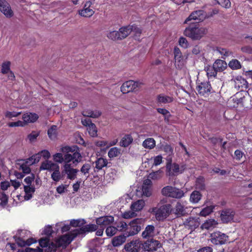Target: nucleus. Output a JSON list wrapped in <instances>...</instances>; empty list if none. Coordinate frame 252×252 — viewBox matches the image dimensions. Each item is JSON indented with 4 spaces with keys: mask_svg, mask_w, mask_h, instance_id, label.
<instances>
[{
    "mask_svg": "<svg viewBox=\"0 0 252 252\" xmlns=\"http://www.w3.org/2000/svg\"><path fill=\"white\" fill-rule=\"evenodd\" d=\"M78 172L79 170L73 168L71 167V163H66L63 165V170L62 171V174H66L67 179L74 180L76 178V175Z\"/></svg>",
    "mask_w": 252,
    "mask_h": 252,
    "instance_id": "nucleus-13",
    "label": "nucleus"
},
{
    "mask_svg": "<svg viewBox=\"0 0 252 252\" xmlns=\"http://www.w3.org/2000/svg\"><path fill=\"white\" fill-rule=\"evenodd\" d=\"M107 37L113 41H116L118 40H121V38L118 33V31H112L110 32L107 34Z\"/></svg>",
    "mask_w": 252,
    "mask_h": 252,
    "instance_id": "nucleus-46",
    "label": "nucleus"
},
{
    "mask_svg": "<svg viewBox=\"0 0 252 252\" xmlns=\"http://www.w3.org/2000/svg\"><path fill=\"white\" fill-rule=\"evenodd\" d=\"M47 133L49 137L51 140H55L57 136V126L55 125L52 126L48 130Z\"/></svg>",
    "mask_w": 252,
    "mask_h": 252,
    "instance_id": "nucleus-37",
    "label": "nucleus"
},
{
    "mask_svg": "<svg viewBox=\"0 0 252 252\" xmlns=\"http://www.w3.org/2000/svg\"><path fill=\"white\" fill-rule=\"evenodd\" d=\"M142 145L145 148L151 149L155 147L156 142L153 138H148L143 141Z\"/></svg>",
    "mask_w": 252,
    "mask_h": 252,
    "instance_id": "nucleus-38",
    "label": "nucleus"
},
{
    "mask_svg": "<svg viewBox=\"0 0 252 252\" xmlns=\"http://www.w3.org/2000/svg\"><path fill=\"white\" fill-rule=\"evenodd\" d=\"M162 171L161 170H158L155 172L151 173L148 177L152 180H158L162 177Z\"/></svg>",
    "mask_w": 252,
    "mask_h": 252,
    "instance_id": "nucleus-51",
    "label": "nucleus"
},
{
    "mask_svg": "<svg viewBox=\"0 0 252 252\" xmlns=\"http://www.w3.org/2000/svg\"><path fill=\"white\" fill-rule=\"evenodd\" d=\"M142 84V83L133 80H129L123 84L121 91L123 94H127L130 92L135 91L137 88Z\"/></svg>",
    "mask_w": 252,
    "mask_h": 252,
    "instance_id": "nucleus-6",
    "label": "nucleus"
},
{
    "mask_svg": "<svg viewBox=\"0 0 252 252\" xmlns=\"http://www.w3.org/2000/svg\"><path fill=\"white\" fill-rule=\"evenodd\" d=\"M196 189L200 190H204L206 189L205 179L202 176H199L196 178L195 183Z\"/></svg>",
    "mask_w": 252,
    "mask_h": 252,
    "instance_id": "nucleus-31",
    "label": "nucleus"
},
{
    "mask_svg": "<svg viewBox=\"0 0 252 252\" xmlns=\"http://www.w3.org/2000/svg\"><path fill=\"white\" fill-rule=\"evenodd\" d=\"M82 156L79 152H75L73 154L67 153L63 156L64 164L70 163L72 161L74 166L77 165L82 159Z\"/></svg>",
    "mask_w": 252,
    "mask_h": 252,
    "instance_id": "nucleus-9",
    "label": "nucleus"
},
{
    "mask_svg": "<svg viewBox=\"0 0 252 252\" xmlns=\"http://www.w3.org/2000/svg\"><path fill=\"white\" fill-rule=\"evenodd\" d=\"M151 213L153 214L158 221H163L165 220L171 213L172 211V205L170 204L160 205L151 209Z\"/></svg>",
    "mask_w": 252,
    "mask_h": 252,
    "instance_id": "nucleus-1",
    "label": "nucleus"
},
{
    "mask_svg": "<svg viewBox=\"0 0 252 252\" xmlns=\"http://www.w3.org/2000/svg\"><path fill=\"white\" fill-rule=\"evenodd\" d=\"M157 110L158 113L162 114L164 116V120L165 121H168L169 120L171 116V115L170 114V112L164 108H158L157 109Z\"/></svg>",
    "mask_w": 252,
    "mask_h": 252,
    "instance_id": "nucleus-54",
    "label": "nucleus"
},
{
    "mask_svg": "<svg viewBox=\"0 0 252 252\" xmlns=\"http://www.w3.org/2000/svg\"><path fill=\"white\" fill-rule=\"evenodd\" d=\"M114 221V218L112 216H105L97 218L95 222L98 226L100 227L105 228L107 226H109L113 223Z\"/></svg>",
    "mask_w": 252,
    "mask_h": 252,
    "instance_id": "nucleus-14",
    "label": "nucleus"
},
{
    "mask_svg": "<svg viewBox=\"0 0 252 252\" xmlns=\"http://www.w3.org/2000/svg\"><path fill=\"white\" fill-rule=\"evenodd\" d=\"M117 230L116 226H108L107 227L105 232L107 236L112 237L116 234Z\"/></svg>",
    "mask_w": 252,
    "mask_h": 252,
    "instance_id": "nucleus-52",
    "label": "nucleus"
},
{
    "mask_svg": "<svg viewBox=\"0 0 252 252\" xmlns=\"http://www.w3.org/2000/svg\"><path fill=\"white\" fill-rule=\"evenodd\" d=\"M94 163L95 165L94 171H96V170L98 171L102 169L103 167L106 166L108 162L107 159L102 158H99L95 161Z\"/></svg>",
    "mask_w": 252,
    "mask_h": 252,
    "instance_id": "nucleus-29",
    "label": "nucleus"
},
{
    "mask_svg": "<svg viewBox=\"0 0 252 252\" xmlns=\"http://www.w3.org/2000/svg\"><path fill=\"white\" fill-rule=\"evenodd\" d=\"M172 211L176 217L184 216L186 214L185 206L180 201L176 203L174 208L172 209Z\"/></svg>",
    "mask_w": 252,
    "mask_h": 252,
    "instance_id": "nucleus-21",
    "label": "nucleus"
},
{
    "mask_svg": "<svg viewBox=\"0 0 252 252\" xmlns=\"http://www.w3.org/2000/svg\"><path fill=\"white\" fill-rule=\"evenodd\" d=\"M160 247V243L158 241L151 239L143 243L142 249L145 251H156L158 248Z\"/></svg>",
    "mask_w": 252,
    "mask_h": 252,
    "instance_id": "nucleus-12",
    "label": "nucleus"
},
{
    "mask_svg": "<svg viewBox=\"0 0 252 252\" xmlns=\"http://www.w3.org/2000/svg\"><path fill=\"white\" fill-rule=\"evenodd\" d=\"M126 236L120 235L114 237L112 240V244L114 247H119L124 243L126 241Z\"/></svg>",
    "mask_w": 252,
    "mask_h": 252,
    "instance_id": "nucleus-27",
    "label": "nucleus"
},
{
    "mask_svg": "<svg viewBox=\"0 0 252 252\" xmlns=\"http://www.w3.org/2000/svg\"><path fill=\"white\" fill-rule=\"evenodd\" d=\"M91 168V165L90 164L85 163L82 166L80 169V171L84 175H86L87 173L89 172Z\"/></svg>",
    "mask_w": 252,
    "mask_h": 252,
    "instance_id": "nucleus-64",
    "label": "nucleus"
},
{
    "mask_svg": "<svg viewBox=\"0 0 252 252\" xmlns=\"http://www.w3.org/2000/svg\"><path fill=\"white\" fill-rule=\"evenodd\" d=\"M121 154V150L117 147L111 148L108 153V156L110 158L118 157Z\"/></svg>",
    "mask_w": 252,
    "mask_h": 252,
    "instance_id": "nucleus-42",
    "label": "nucleus"
},
{
    "mask_svg": "<svg viewBox=\"0 0 252 252\" xmlns=\"http://www.w3.org/2000/svg\"><path fill=\"white\" fill-rule=\"evenodd\" d=\"M39 133L36 131H32L30 134L28 135V138L30 142H32L35 141L37 137L39 136Z\"/></svg>",
    "mask_w": 252,
    "mask_h": 252,
    "instance_id": "nucleus-63",
    "label": "nucleus"
},
{
    "mask_svg": "<svg viewBox=\"0 0 252 252\" xmlns=\"http://www.w3.org/2000/svg\"><path fill=\"white\" fill-rule=\"evenodd\" d=\"M217 2L225 8H229L231 6V2L229 0H217Z\"/></svg>",
    "mask_w": 252,
    "mask_h": 252,
    "instance_id": "nucleus-58",
    "label": "nucleus"
},
{
    "mask_svg": "<svg viewBox=\"0 0 252 252\" xmlns=\"http://www.w3.org/2000/svg\"><path fill=\"white\" fill-rule=\"evenodd\" d=\"M98 229L97 224H89L82 227L75 229L74 230L75 235L77 236L79 235H83L86 233L92 232L96 231Z\"/></svg>",
    "mask_w": 252,
    "mask_h": 252,
    "instance_id": "nucleus-11",
    "label": "nucleus"
},
{
    "mask_svg": "<svg viewBox=\"0 0 252 252\" xmlns=\"http://www.w3.org/2000/svg\"><path fill=\"white\" fill-rule=\"evenodd\" d=\"M196 90L199 94L205 97L209 96L213 92L211 84L207 81L198 83L196 87Z\"/></svg>",
    "mask_w": 252,
    "mask_h": 252,
    "instance_id": "nucleus-8",
    "label": "nucleus"
},
{
    "mask_svg": "<svg viewBox=\"0 0 252 252\" xmlns=\"http://www.w3.org/2000/svg\"><path fill=\"white\" fill-rule=\"evenodd\" d=\"M38 118V116L35 113H27L23 115L22 119L25 125L28 123H34Z\"/></svg>",
    "mask_w": 252,
    "mask_h": 252,
    "instance_id": "nucleus-24",
    "label": "nucleus"
},
{
    "mask_svg": "<svg viewBox=\"0 0 252 252\" xmlns=\"http://www.w3.org/2000/svg\"><path fill=\"white\" fill-rule=\"evenodd\" d=\"M184 224L187 227L192 231L199 226L200 222L199 218L189 217L186 220Z\"/></svg>",
    "mask_w": 252,
    "mask_h": 252,
    "instance_id": "nucleus-18",
    "label": "nucleus"
},
{
    "mask_svg": "<svg viewBox=\"0 0 252 252\" xmlns=\"http://www.w3.org/2000/svg\"><path fill=\"white\" fill-rule=\"evenodd\" d=\"M217 224L218 223L215 220L210 219L207 220L204 223H203L201 227L202 229L209 230L214 228Z\"/></svg>",
    "mask_w": 252,
    "mask_h": 252,
    "instance_id": "nucleus-36",
    "label": "nucleus"
},
{
    "mask_svg": "<svg viewBox=\"0 0 252 252\" xmlns=\"http://www.w3.org/2000/svg\"><path fill=\"white\" fill-rule=\"evenodd\" d=\"M145 205V201L142 199H140L133 202L130 208L132 211L138 212L141 210Z\"/></svg>",
    "mask_w": 252,
    "mask_h": 252,
    "instance_id": "nucleus-34",
    "label": "nucleus"
},
{
    "mask_svg": "<svg viewBox=\"0 0 252 252\" xmlns=\"http://www.w3.org/2000/svg\"><path fill=\"white\" fill-rule=\"evenodd\" d=\"M205 19V11L202 10H198L192 12L189 16L186 19L185 23L192 20L197 21L196 22L203 21Z\"/></svg>",
    "mask_w": 252,
    "mask_h": 252,
    "instance_id": "nucleus-15",
    "label": "nucleus"
},
{
    "mask_svg": "<svg viewBox=\"0 0 252 252\" xmlns=\"http://www.w3.org/2000/svg\"><path fill=\"white\" fill-rule=\"evenodd\" d=\"M51 178L56 182H59L62 179V175L60 171V168L52 172Z\"/></svg>",
    "mask_w": 252,
    "mask_h": 252,
    "instance_id": "nucleus-47",
    "label": "nucleus"
},
{
    "mask_svg": "<svg viewBox=\"0 0 252 252\" xmlns=\"http://www.w3.org/2000/svg\"><path fill=\"white\" fill-rule=\"evenodd\" d=\"M208 32L206 28L189 26L184 31V34L193 40H199Z\"/></svg>",
    "mask_w": 252,
    "mask_h": 252,
    "instance_id": "nucleus-2",
    "label": "nucleus"
},
{
    "mask_svg": "<svg viewBox=\"0 0 252 252\" xmlns=\"http://www.w3.org/2000/svg\"><path fill=\"white\" fill-rule=\"evenodd\" d=\"M28 165H29L28 163H26V162H24L20 166L19 169H21L24 174H29L31 171V168Z\"/></svg>",
    "mask_w": 252,
    "mask_h": 252,
    "instance_id": "nucleus-60",
    "label": "nucleus"
},
{
    "mask_svg": "<svg viewBox=\"0 0 252 252\" xmlns=\"http://www.w3.org/2000/svg\"><path fill=\"white\" fill-rule=\"evenodd\" d=\"M0 10L7 18L11 17L13 15L10 5L4 0H0Z\"/></svg>",
    "mask_w": 252,
    "mask_h": 252,
    "instance_id": "nucleus-19",
    "label": "nucleus"
},
{
    "mask_svg": "<svg viewBox=\"0 0 252 252\" xmlns=\"http://www.w3.org/2000/svg\"><path fill=\"white\" fill-rule=\"evenodd\" d=\"M228 66L232 69H238L241 68L240 62L236 59H233L228 63Z\"/></svg>",
    "mask_w": 252,
    "mask_h": 252,
    "instance_id": "nucleus-45",
    "label": "nucleus"
},
{
    "mask_svg": "<svg viewBox=\"0 0 252 252\" xmlns=\"http://www.w3.org/2000/svg\"><path fill=\"white\" fill-rule=\"evenodd\" d=\"M54 160L60 163H62L64 161V158L61 153H56L53 156Z\"/></svg>",
    "mask_w": 252,
    "mask_h": 252,
    "instance_id": "nucleus-61",
    "label": "nucleus"
},
{
    "mask_svg": "<svg viewBox=\"0 0 252 252\" xmlns=\"http://www.w3.org/2000/svg\"><path fill=\"white\" fill-rule=\"evenodd\" d=\"M11 63L9 61L3 62L1 64V72L2 74L8 73L10 70Z\"/></svg>",
    "mask_w": 252,
    "mask_h": 252,
    "instance_id": "nucleus-49",
    "label": "nucleus"
},
{
    "mask_svg": "<svg viewBox=\"0 0 252 252\" xmlns=\"http://www.w3.org/2000/svg\"><path fill=\"white\" fill-rule=\"evenodd\" d=\"M143 243L139 239L132 240L124 246L126 252H139L142 249Z\"/></svg>",
    "mask_w": 252,
    "mask_h": 252,
    "instance_id": "nucleus-7",
    "label": "nucleus"
},
{
    "mask_svg": "<svg viewBox=\"0 0 252 252\" xmlns=\"http://www.w3.org/2000/svg\"><path fill=\"white\" fill-rule=\"evenodd\" d=\"M235 88L241 91L248 88V83L246 80L241 76H238L234 80Z\"/></svg>",
    "mask_w": 252,
    "mask_h": 252,
    "instance_id": "nucleus-22",
    "label": "nucleus"
},
{
    "mask_svg": "<svg viewBox=\"0 0 252 252\" xmlns=\"http://www.w3.org/2000/svg\"><path fill=\"white\" fill-rule=\"evenodd\" d=\"M174 56L175 65L178 68L181 67L184 65V58L181 50L177 47H175L174 49Z\"/></svg>",
    "mask_w": 252,
    "mask_h": 252,
    "instance_id": "nucleus-20",
    "label": "nucleus"
},
{
    "mask_svg": "<svg viewBox=\"0 0 252 252\" xmlns=\"http://www.w3.org/2000/svg\"><path fill=\"white\" fill-rule=\"evenodd\" d=\"M142 190L143 195L146 197H150L152 195L151 187L149 186H143Z\"/></svg>",
    "mask_w": 252,
    "mask_h": 252,
    "instance_id": "nucleus-62",
    "label": "nucleus"
},
{
    "mask_svg": "<svg viewBox=\"0 0 252 252\" xmlns=\"http://www.w3.org/2000/svg\"><path fill=\"white\" fill-rule=\"evenodd\" d=\"M166 167L169 172V175H173L174 173H180V166L176 163L172 164L171 161L168 162Z\"/></svg>",
    "mask_w": 252,
    "mask_h": 252,
    "instance_id": "nucleus-26",
    "label": "nucleus"
},
{
    "mask_svg": "<svg viewBox=\"0 0 252 252\" xmlns=\"http://www.w3.org/2000/svg\"><path fill=\"white\" fill-rule=\"evenodd\" d=\"M156 100L158 105H161L171 103L173 101L174 98L173 97L164 94H160L157 96Z\"/></svg>",
    "mask_w": 252,
    "mask_h": 252,
    "instance_id": "nucleus-23",
    "label": "nucleus"
},
{
    "mask_svg": "<svg viewBox=\"0 0 252 252\" xmlns=\"http://www.w3.org/2000/svg\"><path fill=\"white\" fill-rule=\"evenodd\" d=\"M216 51L218 52L220 54L223 55L225 57H228L232 54V53L229 50L225 48L221 47H217Z\"/></svg>",
    "mask_w": 252,
    "mask_h": 252,
    "instance_id": "nucleus-57",
    "label": "nucleus"
},
{
    "mask_svg": "<svg viewBox=\"0 0 252 252\" xmlns=\"http://www.w3.org/2000/svg\"><path fill=\"white\" fill-rule=\"evenodd\" d=\"M155 226L153 225H147L145 230L142 233L143 238L153 237L155 235Z\"/></svg>",
    "mask_w": 252,
    "mask_h": 252,
    "instance_id": "nucleus-28",
    "label": "nucleus"
},
{
    "mask_svg": "<svg viewBox=\"0 0 252 252\" xmlns=\"http://www.w3.org/2000/svg\"><path fill=\"white\" fill-rule=\"evenodd\" d=\"M8 197L7 195L4 192L1 193L0 196V205L2 207L4 208L8 203Z\"/></svg>",
    "mask_w": 252,
    "mask_h": 252,
    "instance_id": "nucleus-56",
    "label": "nucleus"
},
{
    "mask_svg": "<svg viewBox=\"0 0 252 252\" xmlns=\"http://www.w3.org/2000/svg\"><path fill=\"white\" fill-rule=\"evenodd\" d=\"M211 242L215 245H222L227 241V236L220 231L214 232L210 235Z\"/></svg>",
    "mask_w": 252,
    "mask_h": 252,
    "instance_id": "nucleus-10",
    "label": "nucleus"
},
{
    "mask_svg": "<svg viewBox=\"0 0 252 252\" xmlns=\"http://www.w3.org/2000/svg\"><path fill=\"white\" fill-rule=\"evenodd\" d=\"M213 65L217 72H222L227 67L226 63L224 61L220 59L216 60Z\"/></svg>",
    "mask_w": 252,
    "mask_h": 252,
    "instance_id": "nucleus-25",
    "label": "nucleus"
},
{
    "mask_svg": "<svg viewBox=\"0 0 252 252\" xmlns=\"http://www.w3.org/2000/svg\"><path fill=\"white\" fill-rule=\"evenodd\" d=\"M214 208V207L212 206L204 208L200 212V216L205 217L207 215H209L213 212Z\"/></svg>",
    "mask_w": 252,
    "mask_h": 252,
    "instance_id": "nucleus-55",
    "label": "nucleus"
},
{
    "mask_svg": "<svg viewBox=\"0 0 252 252\" xmlns=\"http://www.w3.org/2000/svg\"><path fill=\"white\" fill-rule=\"evenodd\" d=\"M130 27L131 29V32H133L134 33L135 39L138 40L139 37L140 36L142 32L141 30L135 25H130Z\"/></svg>",
    "mask_w": 252,
    "mask_h": 252,
    "instance_id": "nucleus-53",
    "label": "nucleus"
},
{
    "mask_svg": "<svg viewBox=\"0 0 252 252\" xmlns=\"http://www.w3.org/2000/svg\"><path fill=\"white\" fill-rule=\"evenodd\" d=\"M116 229L119 231H127L128 225L124 221H120L115 223Z\"/></svg>",
    "mask_w": 252,
    "mask_h": 252,
    "instance_id": "nucleus-41",
    "label": "nucleus"
},
{
    "mask_svg": "<svg viewBox=\"0 0 252 252\" xmlns=\"http://www.w3.org/2000/svg\"><path fill=\"white\" fill-rule=\"evenodd\" d=\"M52 242H50V240L47 238L41 239L39 242V245L41 247H48L49 251L50 252H52L51 251V249L52 247L51 245Z\"/></svg>",
    "mask_w": 252,
    "mask_h": 252,
    "instance_id": "nucleus-43",
    "label": "nucleus"
},
{
    "mask_svg": "<svg viewBox=\"0 0 252 252\" xmlns=\"http://www.w3.org/2000/svg\"><path fill=\"white\" fill-rule=\"evenodd\" d=\"M87 130L88 131L89 134L92 137H94L97 136V128L95 125L94 123L91 124V125L89 126V127H88Z\"/></svg>",
    "mask_w": 252,
    "mask_h": 252,
    "instance_id": "nucleus-48",
    "label": "nucleus"
},
{
    "mask_svg": "<svg viewBox=\"0 0 252 252\" xmlns=\"http://www.w3.org/2000/svg\"><path fill=\"white\" fill-rule=\"evenodd\" d=\"M60 168L59 165L51 160H46L41 163L40 167V170H47L53 172Z\"/></svg>",
    "mask_w": 252,
    "mask_h": 252,
    "instance_id": "nucleus-16",
    "label": "nucleus"
},
{
    "mask_svg": "<svg viewBox=\"0 0 252 252\" xmlns=\"http://www.w3.org/2000/svg\"><path fill=\"white\" fill-rule=\"evenodd\" d=\"M219 12V9L217 8L212 9L210 11H209L207 13L205 12V19H208L213 17L214 15L218 14Z\"/></svg>",
    "mask_w": 252,
    "mask_h": 252,
    "instance_id": "nucleus-59",
    "label": "nucleus"
},
{
    "mask_svg": "<svg viewBox=\"0 0 252 252\" xmlns=\"http://www.w3.org/2000/svg\"><path fill=\"white\" fill-rule=\"evenodd\" d=\"M86 222V220L84 219L72 220L70 221V225L75 227H82Z\"/></svg>",
    "mask_w": 252,
    "mask_h": 252,
    "instance_id": "nucleus-44",
    "label": "nucleus"
},
{
    "mask_svg": "<svg viewBox=\"0 0 252 252\" xmlns=\"http://www.w3.org/2000/svg\"><path fill=\"white\" fill-rule=\"evenodd\" d=\"M94 13L93 9L84 8L83 9L79 11V14L85 17H90Z\"/></svg>",
    "mask_w": 252,
    "mask_h": 252,
    "instance_id": "nucleus-39",
    "label": "nucleus"
},
{
    "mask_svg": "<svg viewBox=\"0 0 252 252\" xmlns=\"http://www.w3.org/2000/svg\"><path fill=\"white\" fill-rule=\"evenodd\" d=\"M162 195L175 199H181L185 195L184 191L180 189L171 186H166L161 190Z\"/></svg>",
    "mask_w": 252,
    "mask_h": 252,
    "instance_id": "nucleus-4",
    "label": "nucleus"
},
{
    "mask_svg": "<svg viewBox=\"0 0 252 252\" xmlns=\"http://www.w3.org/2000/svg\"><path fill=\"white\" fill-rule=\"evenodd\" d=\"M74 231L70 233L62 236L57 239L55 242H52L51 251H56L57 248L66 247L76 237Z\"/></svg>",
    "mask_w": 252,
    "mask_h": 252,
    "instance_id": "nucleus-3",
    "label": "nucleus"
},
{
    "mask_svg": "<svg viewBox=\"0 0 252 252\" xmlns=\"http://www.w3.org/2000/svg\"><path fill=\"white\" fill-rule=\"evenodd\" d=\"M142 222L141 219H135L130 222L128 225L127 231L126 233V236H133L137 234L141 230Z\"/></svg>",
    "mask_w": 252,
    "mask_h": 252,
    "instance_id": "nucleus-5",
    "label": "nucleus"
},
{
    "mask_svg": "<svg viewBox=\"0 0 252 252\" xmlns=\"http://www.w3.org/2000/svg\"><path fill=\"white\" fill-rule=\"evenodd\" d=\"M131 32L130 25L121 28L118 33H119L121 40L126 38Z\"/></svg>",
    "mask_w": 252,
    "mask_h": 252,
    "instance_id": "nucleus-30",
    "label": "nucleus"
},
{
    "mask_svg": "<svg viewBox=\"0 0 252 252\" xmlns=\"http://www.w3.org/2000/svg\"><path fill=\"white\" fill-rule=\"evenodd\" d=\"M235 212L230 209H227L221 211L220 214V219L223 223H228L234 218Z\"/></svg>",
    "mask_w": 252,
    "mask_h": 252,
    "instance_id": "nucleus-17",
    "label": "nucleus"
},
{
    "mask_svg": "<svg viewBox=\"0 0 252 252\" xmlns=\"http://www.w3.org/2000/svg\"><path fill=\"white\" fill-rule=\"evenodd\" d=\"M63 152H66L67 153L73 154L75 152H79V148L77 146H73L72 147L66 146L62 148Z\"/></svg>",
    "mask_w": 252,
    "mask_h": 252,
    "instance_id": "nucleus-50",
    "label": "nucleus"
},
{
    "mask_svg": "<svg viewBox=\"0 0 252 252\" xmlns=\"http://www.w3.org/2000/svg\"><path fill=\"white\" fill-rule=\"evenodd\" d=\"M133 142V138L130 134H126L121 139L120 145L121 147H127Z\"/></svg>",
    "mask_w": 252,
    "mask_h": 252,
    "instance_id": "nucleus-33",
    "label": "nucleus"
},
{
    "mask_svg": "<svg viewBox=\"0 0 252 252\" xmlns=\"http://www.w3.org/2000/svg\"><path fill=\"white\" fill-rule=\"evenodd\" d=\"M205 70L207 73V75L209 77H216L217 74V71L216 70L215 68H214V65L210 66L208 65L205 67Z\"/></svg>",
    "mask_w": 252,
    "mask_h": 252,
    "instance_id": "nucleus-40",
    "label": "nucleus"
},
{
    "mask_svg": "<svg viewBox=\"0 0 252 252\" xmlns=\"http://www.w3.org/2000/svg\"><path fill=\"white\" fill-rule=\"evenodd\" d=\"M82 114L84 117H88L93 118H97L101 115V113L98 110L93 111L91 110H86L82 111Z\"/></svg>",
    "mask_w": 252,
    "mask_h": 252,
    "instance_id": "nucleus-32",
    "label": "nucleus"
},
{
    "mask_svg": "<svg viewBox=\"0 0 252 252\" xmlns=\"http://www.w3.org/2000/svg\"><path fill=\"white\" fill-rule=\"evenodd\" d=\"M202 194L197 190H194L190 195L189 201L192 203H198L201 199Z\"/></svg>",
    "mask_w": 252,
    "mask_h": 252,
    "instance_id": "nucleus-35",
    "label": "nucleus"
}]
</instances>
